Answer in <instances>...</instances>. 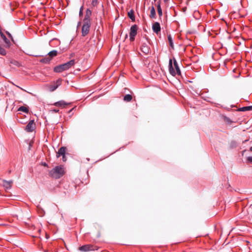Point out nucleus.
Returning a JSON list of instances; mask_svg holds the SVG:
<instances>
[{"mask_svg":"<svg viewBox=\"0 0 252 252\" xmlns=\"http://www.w3.org/2000/svg\"><path fill=\"white\" fill-rule=\"evenodd\" d=\"M173 64L174 66L172 64V61L171 59L169 60V71L171 75L173 76H175L176 75H181V72L179 67L178 63L175 59L173 58Z\"/></svg>","mask_w":252,"mask_h":252,"instance_id":"f257e3e1","label":"nucleus"},{"mask_svg":"<svg viewBox=\"0 0 252 252\" xmlns=\"http://www.w3.org/2000/svg\"><path fill=\"white\" fill-rule=\"evenodd\" d=\"M64 170L63 165L55 167L49 172V175L55 179H59L64 174Z\"/></svg>","mask_w":252,"mask_h":252,"instance_id":"f03ea898","label":"nucleus"},{"mask_svg":"<svg viewBox=\"0 0 252 252\" xmlns=\"http://www.w3.org/2000/svg\"><path fill=\"white\" fill-rule=\"evenodd\" d=\"M75 60H71L64 63L56 66L54 68V71L57 73H61L64 70H68L75 64Z\"/></svg>","mask_w":252,"mask_h":252,"instance_id":"7ed1b4c3","label":"nucleus"},{"mask_svg":"<svg viewBox=\"0 0 252 252\" xmlns=\"http://www.w3.org/2000/svg\"><path fill=\"white\" fill-rule=\"evenodd\" d=\"M98 247L92 244L84 245L79 247L78 250L82 252L94 251L98 250Z\"/></svg>","mask_w":252,"mask_h":252,"instance_id":"20e7f679","label":"nucleus"},{"mask_svg":"<svg viewBox=\"0 0 252 252\" xmlns=\"http://www.w3.org/2000/svg\"><path fill=\"white\" fill-rule=\"evenodd\" d=\"M92 23L83 22L81 33L83 36H86L90 32Z\"/></svg>","mask_w":252,"mask_h":252,"instance_id":"39448f33","label":"nucleus"},{"mask_svg":"<svg viewBox=\"0 0 252 252\" xmlns=\"http://www.w3.org/2000/svg\"><path fill=\"white\" fill-rule=\"evenodd\" d=\"M137 26L136 25H134L130 27L129 37L130 41H133L135 39V37L137 34Z\"/></svg>","mask_w":252,"mask_h":252,"instance_id":"423d86ee","label":"nucleus"},{"mask_svg":"<svg viewBox=\"0 0 252 252\" xmlns=\"http://www.w3.org/2000/svg\"><path fill=\"white\" fill-rule=\"evenodd\" d=\"M92 15V10H91L90 8H87L86 11L84 18L83 20V22L92 23V19L91 18Z\"/></svg>","mask_w":252,"mask_h":252,"instance_id":"0eeeda50","label":"nucleus"},{"mask_svg":"<svg viewBox=\"0 0 252 252\" xmlns=\"http://www.w3.org/2000/svg\"><path fill=\"white\" fill-rule=\"evenodd\" d=\"M141 51L145 55H148L150 53V47L148 41L142 44L141 46Z\"/></svg>","mask_w":252,"mask_h":252,"instance_id":"6e6552de","label":"nucleus"},{"mask_svg":"<svg viewBox=\"0 0 252 252\" xmlns=\"http://www.w3.org/2000/svg\"><path fill=\"white\" fill-rule=\"evenodd\" d=\"M35 128L34 120H31L26 126L25 130L28 132H32Z\"/></svg>","mask_w":252,"mask_h":252,"instance_id":"1a4fd4ad","label":"nucleus"},{"mask_svg":"<svg viewBox=\"0 0 252 252\" xmlns=\"http://www.w3.org/2000/svg\"><path fill=\"white\" fill-rule=\"evenodd\" d=\"M152 29L154 32L158 34L160 32L161 28L159 23L158 22H154L152 25Z\"/></svg>","mask_w":252,"mask_h":252,"instance_id":"9d476101","label":"nucleus"},{"mask_svg":"<svg viewBox=\"0 0 252 252\" xmlns=\"http://www.w3.org/2000/svg\"><path fill=\"white\" fill-rule=\"evenodd\" d=\"M66 148L65 147H61L57 153V158H59L62 156H64L66 152Z\"/></svg>","mask_w":252,"mask_h":252,"instance_id":"9b49d317","label":"nucleus"},{"mask_svg":"<svg viewBox=\"0 0 252 252\" xmlns=\"http://www.w3.org/2000/svg\"><path fill=\"white\" fill-rule=\"evenodd\" d=\"M0 35L1 37V38L3 40L5 43L6 44V47H9L10 45V40L7 38V37L3 34V33L1 32V31H0Z\"/></svg>","mask_w":252,"mask_h":252,"instance_id":"f8f14e48","label":"nucleus"},{"mask_svg":"<svg viewBox=\"0 0 252 252\" xmlns=\"http://www.w3.org/2000/svg\"><path fill=\"white\" fill-rule=\"evenodd\" d=\"M150 18L153 19L156 18V10L153 6H152L151 8L150 14L149 15Z\"/></svg>","mask_w":252,"mask_h":252,"instance_id":"ddd939ff","label":"nucleus"},{"mask_svg":"<svg viewBox=\"0 0 252 252\" xmlns=\"http://www.w3.org/2000/svg\"><path fill=\"white\" fill-rule=\"evenodd\" d=\"M167 38L169 42V46L171 48H172L173 49H174V44H173V38L171 34H168L167 35Z\"/></svg>","mask_w":252,"mask_h":252,"instance_id":"4468645a","label":"nucleus"},{"mask_svg":"<svg viewBox=\"0 0 252 252\" xmlns=\"http://www.w3.org/2000/svg\"><path fill=\"white\" fill-rule=\"evenodd\" d=\"M58 52L56 50H52L48 53V55L49 57H51V60L54 57H56L57 55Z\"/></svg>","mask_w":252,"mask_h":252,"instance_id":"2eb2a0df","label":"nucleus"},{"mask_svg":"<svg viewBox=\"0 0 252 252\" xmlns=\"http://www.w3.org/2000/svg\"><path fill=\"white\" fill-rule=\"evenodd\" d=\"M66 105L67 103L63 100H61L54 103V105L56 106H64Z\"/></svg>","mask_w":252,"mask_h":252,"instance_id":"dca6fc26","label":"nucleus"},{"mask_svg":"<svg viewBox=\"0 0 252 252\" xmlns=\"http://www.w3.org/2000/svg\"><path fill=\"white\" fill-rule=\"evenodd\" d=\"M128 17L132 21H135V16L134 14V11L132 10H130L128 12Z\"/></svg>","mask_w":252,"mask_h":252,"instance_id":"f3484780","label":"nucleus"},{"mask_svg":"<svg viewBox=\"0 0 252 252\" xmlns=\"http://www.w3.org/2000/svg\"><path fill=\"white\" fill-rule=\"evenodd\" d=\"M51 57H45V58L40 60V62L42 63H47L51 61Z\"/></svg>","mask_w":252,"mask_h":252,"instance_id":"a211bd4d","label":"nucleus"},{"mask_svg":"<svg viewBox=\"0 0 252 252\" xmlns=\"http://www.w3.org/2000/svg\"><path fill=\"white\" fill-rule=\"evenodd\" d=\"M251 110H252V106L243 107L238 109V110L240 111H246Z\"/></svg>","mask_w":252,"mask_h":252,"instance_id":"6ab92c4d","label":"nucleus"},{"mask_svg":"<svg viewBox=\"0 0 252 252\" xmlns=\"http://www.w3.org/2000/svg\"><path fill=\"white\" fill-rule=\"evenodd\" d=\"M132 99V95L129 94H126L124 97V100L126 102H129Z\"/></svg>","mask_w":252,"mask_h":252,"instance_id":"aec40b11","label":"nucleus"},{"mask_svg":"<svg viewBox=\"0 0 252 252\" xmlns=\"http://www.w3.org/2000/svg\"><path fill=\"white\" fill-rule=\"evenodd\" d=\"M19 111H22L26 113H28L29 109L28 107H25L24 106H21L18 108Z\"/></svg>","mask_w":252,"mask_h":252,"instance_id":"412c9836","label":"nucleus"},{"mask_svg":"<svg viewBox=\"0 0 252 252\" xmlns=\"http://www.w3.org/2000/svg\"><path fill=\"white\" fill-rule=\"evenodd\" d=\"M12 183V181H4L3 183V186L7 189L10 188Z\"/></svg>","mask_w":252,"mask_h":252,"instance_id":"4be33fe9","label":"nucleus"},{"mask_svg":"<svg viewBox=\"0 0 252 252\" xmlns=\"http://www.w3.org/2000/svg\"><path fill=\"white\" fill-rule=\"evenodd\" d=\"M157 10L159 17L160 18L162 16V11L160 5H157Z\"/></svg>","mask_w":252,"mask_h":252,"instance_id":"5701e85b","label":"nucleus"},{"mask_svg":"<svg viewBox=\"0 0 252 252\" xmlns=\"http://www.w3.org/2000/svg\"><path fill=\"white\" fill-rule=\"evenodd\" d=\"M10 63L11 64H13V65H14L15 66H20V63L18 61H17L15 60H11Z\"/></svg>","mask_w":252,"mask_h":252,"instance_id":"b1692460","label":"nucleus"},{"mask_svg":"<svg viewBox=\"0 0 252 252\" xmlns=\"http://www.w3.org/2000/svg\"><path fill=\"white\" fill-rule=\"evenodd\" d=\"M60 80H58L57 81V83H60ZM60 85V84H57V85H52L51 87H50V91H55V90H56L57 89V88L58 87L59 85Z\"/></svg>","mask_w":252,"mask_h":252,"instance_id":"393cba45","label":"nucleus"},{"mask_svg":"<svg viewBox=\"0 0 252 252\" xmlns=\"http://www.w3.org/2000/svg\"><path fill=\"white\" fill-rule=\"evenodd\" d=\"M0 54L2 56H5L6 54V50L0 45Z\"/></svg>","mask_w":252,"mask_h":252,"instance_id":"a878e982","label":"nucleus"},{"mask_svg":"<svg viewBox=\"0 0 252 252\" xmlns=\"http://www.w3.org/2000/svg\"><path fill=\"white\" fill-rule=\"evenodd\" d=\"M98 4V0H92L91 6L92 7H96Z\"/></svg>","mask_w":252,"mask_h":252,"instance_id":"bb28decb","label":"nucleus"},{"mask_svg":"<svg viewBox=\"0 0 252 252\" xmlns=\"http://www.w3.org/2000/svg\"><path fill=\"white\" fill-rule=\"evenodd\" d=\"M83 6H82L79 10V15L80 17L83 15Z\"/></svg>","mask_w":252,"mask_h":252,"instance_id":"cd10ccee","label":"nucleus"},{"mask_svg":"<svg viewBox=\"0 0 252 252\" xmlns=\"http://www.w3.org/2000/svg\"><path fill=\"white\" fill-rule=\"evenodd\" d=\"M6 33L8 36V37L9 38H10L11 39V40L13 41V39L12 35L7 31L6 32Z\"/></svg>","mask_w":252,"mask_h":252,"instance_id":"c85d7f7f","label":"nucleus"},{"mask_svg":"<svg viewBox=\"0 0 252 252\" xmlns=\"http://www.w3.org/2000/svg\"><path fill=\"white\" fill-rule=\"evenodd\" d=\"M50 111L53 113H57L59 111V110L57 109H52Z\"/></svg>","mask_w":252,"mask_h":252,"instance_id":"c756f323","label":"nucleus"},{"mask_svg":"<svg viewBox=\"0 0 252 252\" xmlns=\"http://www.w3.org/2000/svg\"><path fill=\"white\" fill-rule=\"evenodd\" d=\"M247 161L250 163H252V157H248L247 158Z\"/></svg>","mask_w":252,"mask_h":252,"instance_id":"7c9ffc66","label":"nucleus"},{"mask_svg":"<svg viewBox=\"0 0 252 252\" xmlns=\"http://www.w3.org/2000/svg\"><path fill=\"white\" fill-rule=\"evenodd\" d=\"M63 156V161H65L66 160V158L65 157V155H64V156Z\"/></svg>","mask_w":252,"mask_h":252,"instance_id":"2f4dec72","label":"nucleus"},{"mask_svg":"<svg viewBox=\"0 0 252 252\" xmlns=\"http://www.w3.org/2000/svg\"><path fill=\"white\" fill-rule=\"evenodd\" d=\"M81 21H79L77 23V28H78L79 26H80L81 25Z\"/></svg>","mask_w":252,"mask_h":252,"instance_id":"473e14b6","label":"nucleus"},{"mask_svg":"<svg viewBox=\"0 0 252 252\" xmlns=\"http://www.w3.org/2000/svg\"><path fill=\"white\" fill-rule=\"evenodd\" d=\"M161 0H158V1L157 2V5H160Z\"/></svg>","mask_w":252,"mask_h":252,"instance_id":"72a5a7b5","label":"nucleus"},{"mask_svg":"<svg viewBox=\"0 0 252 252\" xmlns=\"http://www.w3.org/2000/svg\"><path fill=\"white\" fill-rule=\"evenodd\" d=\"M169 0H163L164 2L165 3H167L168 1Z\"/></svg>","mask_w":252,"mask_h":252,"instance_id":"f704fd0d","label":"nucleus"},{"mask_svg":"<svg viewBox=\"0 0 252 252\" xmlns=\"http://www.w3.org/2000/svg\"><path fill=\"white\" fill-rule=\"evenodd\" d=\"M43 165H44V166H47V163H46L45 162H44V163H43Z\"/></svg>","mask_w":252,"mask_h":252,"instance_id":"c9c22d12","label":"nucleus"},{"mask_svg":"<svg viewBox=\"0 0 252 252\" xmlns=\"http://www.w3.org/2000/svg\"><path fill=\"white\" fill-rule=\"evenodd\" d=\"M250 150L252 152V146L250 148Z\"/></svg>","mask_w":252,"mask_h":252,"instance_id":"e433bc0d","label":"nucleus"},{"mask_svg":"<svg viewBox=\"0 0 252 252\" xmlns=\"http://www.w3.org/2000/svg\"><path fill=\"white\" fill-rule=\"evenodd\" d=\"M157 0H154V1L155 2H156Z\"/></svg>","mask_w":252,"mask_h":252,"instance_id":"4c0bfd02","label":"nucleus"}]
</instances>
